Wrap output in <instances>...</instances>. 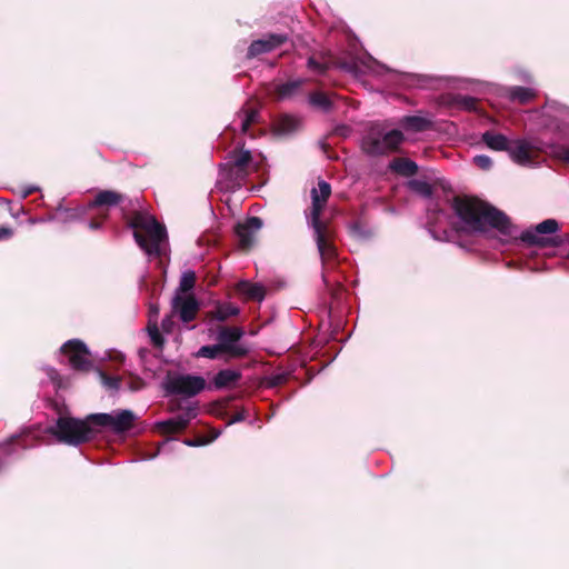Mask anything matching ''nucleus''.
Here are the masks:
<instances>
[{"label": "nucleus", "mask_w": 569, "mask_h": 569, "mask_svg": "<svg viewBox=\"0 0 569 569\" xmlns=\"http://www.w3.org/2000/svg\"><path fill=\"white\" fill-rule=\"evenodd\" d=\"M452 209L459 218L463 231L480 232L486 230L487 227H491L503 236L517 237L516 228L510 223L508 217L483 201L468 197H456Z\"/></svg>", "instance_id": "1"}, {"label": "nucleus", "mask_w": 569, "mask_h": 569, "mask_svg": "<svg viewBox=\"0 0 569 569\" xmlns=\"http://www.w3.org/2000/svg\"><path fill=\"white\" fill-rule=\"evenodd\" d=\"M133 237L139 247L149 256H160L161 246L167 241L164 226L148 212H137L130 221Z\"/></svg>", "instance_id": "2"}, {"label": "nucleus", "mask_w": 569, "mask_h": 569, "mask_svg": "<svg viewBox=\"0 0 569 569\" xmlns=\"http://www.w3.org/2000/svg\"><path fill=\"white\" fill-rule=\"evenodd\" d=\"M259 166L249 150H236L220 167V182L227 181L226 189L239 188L251 172L259 169Z\"/></svg>", "instance_id": "3"}, {"label": "nucleus", "mask_w": 569, "mask_h": 569, "mask_svg": "<svg viewBox=\"0 0 569 569\" xmlns=\"http://www.w3.org/2000/svg\"><path fill=\"white\" fill-rule=\"evenodd\" d=\"M88 420H79L69 416H60L53 427L49 429L60 442L68 445H80L93 438L96 430L88 423Z\"/></svg>", "instance_id": "4"}, {"label": "nucleus", "mask_w": 569, "mask_h": 569, "mask_svg": "<svg viewBox=\"0 0 569 569\" xmlns=\"http://www.w3.org/2000/svg\"><path fill=\"white\" fill-rule=\"evenodd\" d=\"M402 141L400 130L386 131L381 124H373L362 139V149L368 154H383L397 149Z\"/></svg>", "instance_id": "5"}, {"label": "nucleus", "mask_w": 569, "mask_h": 569, "mask_svg": "<svg viewBox=\"0 0 569 569\" xmlns=\"http://www.w3.org/2000/svg\"><path fill=\"white\" fill-rule=\"evenodd\" d=\"M167 392L183 397H193L206 388V380L193 375H168L164 381Z\"/></svg>", "instance_id": "6"}, {"label": "nucleus", "mask_w": 569, "mask_h": 569, "mask_svg": "<svg viewBox=\"0 0 569 569\" xmlns=\"http://www.w3.org/2000/svg\"><path fill=\"white\" fill-rule=\"evenodd\" d=\"M89 420H91V422L97 427L120 433L132 427L136 416L131 410L123 409L116 410L110 413H94L89 416Z\"/></svg>", "instance_id": "7"}, {"label": "nucleus", "mask_w": 569, "mask_h": 569, "mask_svg": "<svg viewBox=\"0 0 569 569\" xmlns=\"http://www.w3.org/2000/svg\"><path fill=\"white\" fill-rule=\"evenodd\" d=\"M61 353L68 358L70 367L74 370L88 371L92 367L89 349L81 340L67 341L61 347Z\"/></svg>", "instance_id": "8"}, {"label": "nucleus", "mask_w": 569, "mask_h": 569, "mask_svg": "<svg viewBox=\"0 0 569 569\" xmlns=\"http://www.w3.org/2000/svg\"><path fill=\"white\" fill-rule=\"evenodd\" d=\"M308 223L313 230V238L322 262L326 263L335 259L337 252L332 242V232L329 227L321 221Z\"/></svg>", "instance_id": "9"}, {"label": "nucleus", "mask_w": 569, "mask_h": 569, "mask_svg": "<svg viewBox=\"0 0 569 569\" xmlns=\"http://www.w3.org/2000/svg\"><path fill=\"white\" fill-rule=\"evenodd\" d=\"M243 336V331L237 327H222L217 335L218 345L223 352L231 357H242L248 353V349L239 345V340Z\"/></svg>", "instance_id": "10"}, {"label": "nucleus", "mask_w": 569, "mask_h": 569, "mask_svg": "<svg viewBox=\"0 0 569 569\" xmlns=\"http://www.w3.org/2000/svg\"><path fill=\"white\" fill-rule=\"evenodd\" d=\"M263 222L258 217H250L244 221L238 222L236 233L242 249H249L256 239V234L262 228Z\"/></svg>", "instance_id": "11"}, {"label": "nucleus", "mask_w": 569, "mask_h": 569, "mask_svg": "<svg viewBox=\"0 0 569 569\" xmlns=\"http://www.w3.org/2000/svg\"><path fill=\"white\" fill-rule=\"evenodd\" d=\"M331 193L330 184L326 181H319L318 187L311 191L312 206L309 216L307 217L308 222H319L320 213L326 206L327 199Z\"/></svg>", "instance_id": "12"}, {"label": "nucleus", "mask_w": 569, "mask_h": 569, "mask_svg": "<svg viewBox=\"0 0 569 569\" xmlns=\"http://www.w3.org/2000/svg\"><path fill=\"white\" fill-rule=\"evenodd\" d=\"M198 302L191 297L177 293L171 302L172 313L178 315L183 322L191 321L198 311Z\"/></svg>", "instance_id": "13"}, {"label": "nucleus", "mask_w": 569, "mask_h": 569, "mask_svg": "<svg viewBox=\"0 0 569 569\" xmlns=\"http://www.w3.org/2000/svg\"><path fill=\"white\" fill-rule=\"evenodd\" d=\"M559 226L555 219H547L538 223L533 229L521 232L520 238L529 244L542 243V234H551L558 230Z\"/></svg>", "instance_id": "14"}, {"label": "nucleus", "mask_w": 569, "mask_h": 569, "mask_svg": "<svg viewBox=\"0 0 569 569\" xmlns=\"http://www.w3.org/2000/svg\"><path fill=\"white\" fill-rule=\"evenodd\" d=\"M287 41L284 34H269L263 39L253 41L248 49L247 57L254 58L262 53H267Z\"/></svg>", "instance_id": "15"}, {"label": "nucleus", "mask_w": 569, "mask_h": 569, "mask_svg": "<svg viewBox=\"0 0 569 569\" xmlns=\"http://www.w3.org/2000/svg\"><path fill=\"white\" fill-rule=\"evenodd\" d=\"M508 152L511 159L520 166H530L533 162V150L526 140L511 141Z\"/></svg>", "instance_id": "16"}, {"label": "nucleus", "mask_w": 569, "mask_h": 569, "mask_svg": "<svg viewBox=\"0 0 569 569\" xmlns=\"http://www.w3.org/2000/svg\"><path fill=\"white\" fill-rule=\"evenodd\" d=\"M196 415V409L190 408L184 413L176 418L157 422V428L168 433L183 430Z\"/></svg>", "instance_id": "17"}, {"label": "nucleus", "mask_w": 569, "mask_h": 569, "mask_svg": "<svg viewBox=\"0 0 569 569\" xmlns=\"http://www.w3.org/2000/svg\"><path fill=\"white\" fill-rule=\"evenodd\" d=\"M501 94L506 96L511 101L528 103L536 97V90L523 87L502 88Z\"/></svg>", "instance_id": "18"}, {"label": "nucleus", "mask_w": 569, "mask_h": 569, "mask_svg": "<svg viewBox=\"0 0 569 569\" xmlns=\"http://www.w3.org/2000/svg\"><path fill=\"white\" fill-rule=\"evenodd\" d=\"M241 378V373L237 370L224 369L220 370L213 378V387L216 389H223L234 386Z\"/></svg>", "instance_id": "19"}, {"label": "nucleus", "mask_w": 569, "mask_h": 569, "mask_svg": "<svg viewBox=\"0 0 569 569\" xmlns=\"http://www.w3.org/2000/svg\"><path fill=\"white\" fill-rule=\"evenodd\" d=\"M300 121L297 117L284 114L274 123V132L279 136H288L298 130Z\"/></svg>", "instance_id": "20"}, {"label": "nucleus", "mask_w": 569, "mask_h": 569, "mask_svg": "<svg viewBox=\"0 0 569 569\" xmlns=\"http://www.w3.org/2000/svg\"><path fill=\"white\" fill-rule=\"evenodd\" d=\"M482 141L488 148L496 151H508L511 143L506 136L493 131H486L482 134Z\"/></svg>", "instance_id": "21"}, {"label": "nucleus", "mask_w": 569, "mask_h": 569, "mask_svg": "<svg viewBox=\"0 0 569 569\" xmlns=\"http://www.w3.org/2000/svg\"><path fill=\"white\" fill-rule=\"evenodd\" d=\"M390 169L399 174L410 177L417 173L418 166L412 160L398 158L390 163Z\"/></svg>", "instance_id": "22"}, {"label": "nucleus", "mask_w": 569, "mask_h": 569, "mask_svg": "<svg viewBox=\"0 0 569 569\" xmlns=\"http://www.w3.org/2000/svg\"><path fill=\"white\" fill-rule=\"evenodd\" d=\"M399 124L407 131L420 132L429 127V121L419 116H407L399 121Z\"/></svg>", "instance_id": "23"}, {"label": "nucleus", "mask_w": 569, "mask_h": 569, "mask_svg": "<svg viewBox=\"0 0 569 569\" xmlns=\"http://www.w3.org/2000/svg\"><path fill=\"white\" fill-rule=\"evenodd\" d=\"M121 194L114 192V191H110V190H104V191H100L94 200L91 202V207H101V206H116L118 204L120 201H121Z\"/></svg>", "instance_id": "24"}, {"label": "nucleus", "mask_w": 569, "mask_h": 569, "mask_svg": "<svg viewBox=\"0 0 569 569\" xmlns=\"http://www.w3.org/2000/svg\"><path fill=\"white\" fill-rule=\"evenodd\" d=\"M258 117H259V112L257 109L254 108H246V109H242L239 113H238V119H239V128L241 130L242 133H246L249 129V127L251 126V123H254L258 121Z\"/></svg>", "instance_id": "25"}, {"label": "nucleus", "mask_w": 569, "mask_h": 569, "mask_svg": "<svg viewBox=\"0 0 569 569\" xmlns=\"http://www.w3.org/2000/svg\"><path fill=\"white\" fill-rule=\"evenodd\" d=\"M303 82H305L303 79H295V80H290L286 83L278 86V88H277L278 97L281 99H288V98L293 97L298 92L300 87L303 84Z\"/></svg>", "instance_id": "26"}, {"label": "nucleus", "mask_w": 569, "mask_h": 569, "mask_svg": "<svg viewBox=\"0 0 569 569\" xmlns=\"http://www.w3.org/2000/svg\"><path fill=\"white\" fill-rule=\"evenodd\" d=\"M239 290L248 298L261 301L264 298V288L258 283L243 281L239 284Z\"/></svg>", "instance_id": "27"}, {"label": "nucleus", "mask_w": 569, "mask_h": 569, "mask_svg": "<svg viewBox=\"0 0 569 569\" xmlns=\"http://www.w3.org/2000/svg\"><path fill=\"white\" fill-rule=\"evenodd\" d=\"M239 313V308L232 303H221L217 306L213 317L219 321H224Z\"/></svg>", "instance_id": "28"}, {"label": "nucleus", "mask_w": 569, "mask_h": 569, "mask_svg": "<svg viewBox=\"0 0 569 569\" xmlns=\"http://www.w3.org/2000/svg\"><path fill=\"white\" fill-rule=\"evenodd\" d=\"M309 102L311 106L322 111H328L332 106L331 98L323 92L311 93L309 96Z\"/></svg>", "instance_id": "29"}, {"label": "nucleus", "mask_w": 569, "mask_h": 569, "mask_svg": "<svg viewBox=\"0 0 569 569\" xmlns=\"http://www.w3.org/2000/svg\"><path fill=\"white\" fill-rule=\"evenodd\" d=\"M448 216L442 211H429L428 213V226L429 232L435 239H439L436 234V228L441 224L442 220H446Z\"/></svg>", "instance_id": "30"}, {"label": "nucleus", "mask_w": 569, "mask_h": 569, "mask_svg": "<svg viewBox=\"0 0 569 569\" xmlns=\"http://www.w3.org/2000/svg\"><path fill=\"white\" fill-rule=\"evenodd\" d=\"M409 188L412 191H415L426 198H429L432 193L431 186L427 181H423V180H417V179L411 180L409 182Z\"/></svg>", "instance_id": "31"}, {"label": "nucleus", "mask_w": 569, "mask_h": 569, "mask_svg": "<svg viewBox=\"0 0 569 569\" xmlns=\"http://www.w3.org/2000/svg\"><path fill=\"white\" fill-rule=\"evenodd\" d=\"M361 66L357 67L360 72H372V73H380L382 69H385L383 66L379 64L376 60H373L371 57L361 60Z\"/></svg>", "instance_id": "32"}, {"label": "nucleus", "mask_w": 569, "mask_h": 569, "mask_svg": "<svg viewBox=\"0 0 569 569\" xmlns=\"http://www.w3.org/2000/svg\"><path fill=\"white\" fill-rule=\"evenodd\" d=\"M196 282V274L193 271H186L182 273L180 283H179V290L181 292L190 291L194 287Z\"/></svg>", "instance_id": "33"}, {"label": "nucleus", "mask_w": 569, "mask_h": 569, "mask_svg": "<svg viewBox=\"0 0 569 569\" xmlns=\"http://www.w3.org/2000/svg\"><path fill=\"white\" fill-rule=\"evenodd\" d=\"M220 352H223L220 346L212 345V346H202L196 353L197 357L208 358V359H214L218 357Z\"/></svg>", "instance_id": "34"}, {"label": "nucleus", "mask_w": 569, "mask_h": 569, "mask_svg": "<svg viewBox=\"0 0 569 569\" xmlns=\"http://www.w3.org/2000/svg\"><path fill=\"white\" fill-rule=\"evenodd\" d=\"M148 332H149V336H150V338H151V340H152V342L154 345H157V346L162 345L163 339H162L161 333L159 331V328H158V325H157V320L149 319Z\"/></svg>", "instance_id": "35"}, {"label": "nucleus", "mask_w": 569, "mask_h": 569, "mask_svg": "<svg viewBox=\"0 0 569 569\" xmlns=\"http://www.w3.org/2000/svg\"><path fill=\"white\" fill-rule=\"evenodd\" d=\"M99 376L101 378V381L103 386L111 390H118L120 387V379L117 377H108L102 371H99Z\"/></svg>", "instance_id": "36"}, {"label": "nucleus", "mask_w": 569, "mask_h": 569, "mask_svg": "<svg viewBox=\"0 0 569 569\" xmlns=\"http://www.w3.org/2000/svg\"><path fill=\"white\" fill-rule=\"evenodd\" d=\"M553 154L558 159H560L565 162H569V146L561 144V146L555 147Z\"/></svg>", "instance_id": "37"}, {"label": "nucleus", "mask_w": 569, "mask_h": 569, "mask_svg": "<svg viewBox=\"0 0 569 569\" xmlns=\"http://www.w3.org/2000/svg\"><path fill=\"white\" fill-rule=\"evenodd\" d=\"M473 162L481 169L483 170H488L491 164H492V161L491 159L486 156V154H478L473 158Z\"/></svg>", "instance_id": "38"}, {"label": "nucleus", "mask_w": 569, "mask_h": 569, "mask_svg": "<svg viewBox=\"0 0 569 569\" xmlns=\"http://www.w3.org/2000/svg\"><path fill=\"white\" fill-rule=\"evenodd\" d=\"M173 316L174 315L171 312V315L167 316L161 322V328L167 333H170L174 327Z\"/></svg>", "instance_id": "39"}, {"label": "nucleus", "mask_w": 569, "mask_h": 569, "mask_svg": "<svg viewBox=\"0 0 569 569\" xmlns=\"http://www.w3.org/2000/svg\"><path fill=\"white\" fill-rule=\"evenodd\" d=\"M461 106L467 110H473L476 109L477 100L471 97H462L460 99Z\"/></svg>", "instance_id": "40"}, {"label": "nucleus", "mask_w": 569, "mask_h": 569, "mask_svg": "<svg viewBox=\"0 0 569 569\" xmlns=\"http://www.w3.org/2000/svg\"><path fill=\"white\" fill-rule=\"evenodd\" d=\"M248 417V411L246 409H242L240 410L239 412H237L229 421V425L231 423H236V422H240V421H243L246 420V418Z\"/></svg>", "instance_id": "41"}, {"label": "nucleus", "mask_w": 569, "mask_h": 569, "mask_svg": "<svg viewBox=\"0 0 569 569\" xmlns=\"http://www.w3.org/2000/svg\"><path fill=\"white\" fill-rule=\"evenodd\" d=\"M12 234H13V231L11 228L0 227V240L9 239Z\"/></svg>", "instance_id": "42"}, {"label": "nucleus", "mask_w": 569, "mask_h": 569, "mask_svg": "<svg viewBox=\"0 0 569 569\" xmlns=\"http://www.w3.org/2000/svg\"><path fill=\"white\" fill-rule=\"evenodd\" d=\"M209 442V440L206 439H197V440H186L184 443L189 447H198V446H204Z\"/></svg>", "instance_id": "43"}, {"label": "nucleus", "mask_w": 569, "mask_h": 569, "mask_svg": "<svg viewBox=\"0 0 569 569\" xmlns=\"http://www.w3.org/2000/svg\"><path fill=\"white\" fill-rule=\"evenodd\" d=\"M308 67L312 70H318V71H322L323 70V66L320 64L319 62H317L315 60V58H309L308 60Z\"/></svg>", "instance_id": "44"}, {"label": "nucleus", "mask_w": 569, "mask_h": 569, "mask_svg": "<svg viewBox=\"0 0 569 569\" xmlns=\"http://www.w3.org/2000/svg\"><path fill=\"white\" fill-rule=\"evenodd\" d=\"M159 315V307L157 305H150L149 307V319L156 320Z\"/></svg>", "instance_id": "45"}, {"label": "nucleus", "mask_w": 569, "mask_h": 569, "mask_svg": "<svg viewBox=\"0 0 569 569\" xmlns=\"http://www.w3.org/2000/svg\"><path fill=\"white\" fill-rule=\"evenodd\" d=\"M48 376L49 378L54 382L57 383L58 386H60V382L58 381V378H59V375L57 372V370L54 368H48Z\"/></svg>", "instance_id": "46"}, {"label": "nucleus", "mask_w": 569, "mask_h": 569, "mask_svg": "<svg viewBox=\"0 0 569 569\" xmlns=\"http://www.w3.org/2000/svg\"><path fill=\"white\" fill-rule=\"evenodd\" d=\"M36 190H37V187H33V186L24 187L21 191V196H22V198H27L28 196L33 193Z\"/></svg>", "instance_id": "47"}, {"label": "nucleus", "mask_w": 569, "mask_h": 569, "mask_svg": "<svg viewBox=\"0 0 569 569\" xmlns=\"http://www.w3.org/2000/svg\"><path fill=\"white\" fill-rule=\"evenodd\" d=\"M89 227H90L91 229H97V228H99V223H97V222H90Z\"/></svg>", "instance_id": "48"}]
</instances>
